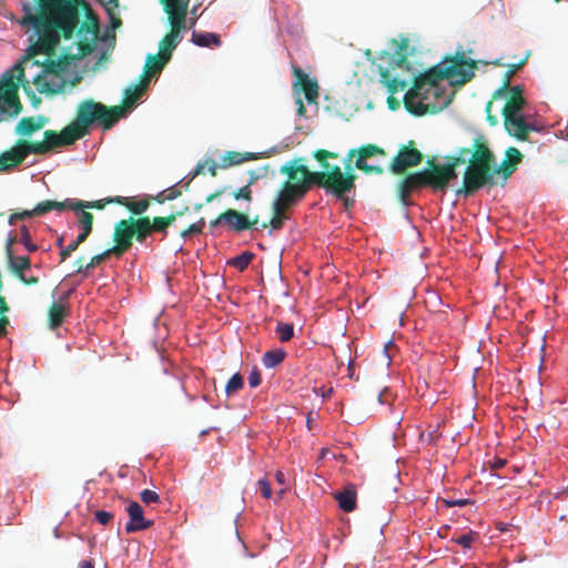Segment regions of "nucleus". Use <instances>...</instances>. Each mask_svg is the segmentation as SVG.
I'll return each instance as SVG.
<instances>
[{"mask_svg": "<svg viewBox=\"0 0 568 568\" xmlns=\"http://www.w3.org/2000/svg\"><path fill=\"white\" fill-rule=\"evenodd\" d=\"M39 4L33 12L29 3H23V16L20 24L32 27L31 44L27 54L18 62L26 69H39L33 75L32 83L40 93L58 94L63 92L67 81L63 73L67 70L68 58L63 54L58 60L51 59L57 54L55 48L61 38L69 40L80 22V9L87 7L85 0H36Z\"/></svg>", "mask_w": 568, "mask_h": 568, "instance_id": "nucleus-1", "label": "nucleus"}, {"mask_svg": "<svg viewBox=\"0 0 568 568\" xmlns=\"http://www.w3.org/2000/svg\"><path fill=\"white\" fill-rule=\"evenodd\" d=\"M77 140H79V135L74 133L70 124L60 132L53 130L44 131L41 142L18 140L11 149L0 153V173L9 172L17 168L29 154H45L55 148L71 145Z\"/></svg>", "mask_w": 568, "mask_h": 568, "instance_id": "nucleus-2", "label": "nucleus"}, {"mask_svg": "<svg viewBox=\"0 0 568 568\" xmlns=\"http://www.w3.org/2000/svg\"><path fill=\"white\" fill-rule=\"evenodd\" d=\"M496 174H499L496 158L489 149L486 138L478 135L473 142V155L464 172L463 185L456 193L464 196L474 195L485 185H494Z\"/></svg>", "mask_w": 568, "mask_h": 568, "instance_id": "nucleus-3", "label": "nucleus"}, {"mask_svg": "<svg viewBox=\"0 0 568 568\" xmlns=\"http://www.w3.org/2000/svg\"><path fill=\"white\" fill-rule=\"evenodd\" d=\"M440 79L427 77V71L417 75L413 87L404 95L406 110L414 115L435 114L452 102L446 90L439 85Z\"/></svg>", "mask_w": 568, "mask_h": 568, "instance_id": "nucleus-4", "label": "nucleus"}, {"mask_svg": "<svg viewBox=\"0 0 568 568\" xmlns=\"http://www.w3.org/2000/svg\"><path fill=\"white\" fill-rule=\"evenodd\" d=\"M20 87L34 105L40 103L41 100L34 94L30 81L24 79L22 63H16L2 74L0 80V123L21 113Z\"/></svg>", "mask_w": 568, "mask_h": 568, "instance_id": "nucleus-5", "label": "nucleus"}, {"mask_svg": "<svg viewBox=\"0 0 568 568\" xmlns=\"http://www.w3.org/2000/svg\"><path fill=\"white\" fill-rule=\"evenodd\" d=\"M124 115V108L121 105L106 106L92 99L82 101L77 110V116L70 123L79 139L89 132V128L98 123L103 130H110Z\"/></svg>", "mask_w": 568, "mask_h": 568, "instance_id": "nucleus-6", "label": "nucleus"}, {"mask_svg": "<svg viewBox=\"0 0 568 568\" xmlns=\"http://www.w3.org/2000/svg\"><path fill=\"white\" fill-rule=\"evenodd\" d=\"M306 194L318 186L331 193L335 197H343L355 189L356 174L352 172L351 164H345L343 171L339 165H334L332 170L311 171L305 165Z\"/></svg>", "mask_w": 568, "mask_h": 568, "instance_id": "nucleus-7", "label": "nucleus"}, {"mask_svg": "<svg viewBox=\"0 0 568 568\" xmlns=\"http://www.w3.org/2000/svg\"><path fill=\"white\" fill-rule=\"evenodd\" d=\"M476 70L477 62L466 59L465 51L458 50L453 57L427 70V77L434 75L440 81L448 80L452 85H464L475 77Z\"/></svg>", "mask_w": 568, "mask_h": 568, "instance_id": "nucleus-8", "label": "nucleus"}, {"mask_svg": "<svg viewBox=\"0 0 568 568\" xmlns=\"http://www.w3.org/2000/svg\"><path fill=\"white\" fill-rule=\"evenodd\" d=\"M305 159L294 158L280 168V173L286 176L276 196L293 204L306 196Z\"/></svg>", "mask_w": 568, "mask_h": 568, "instance_id": "nucleus-9", "label": "nucleus"}, {"mask_svg": "<svg viewBox=\"0 0 568 568\" xmlns=\"http://www.w3.org/2000/svg\"><path fill=\"white\" fill-rule=\"evenodd\" d=\"M163 7L168 14L170 31L159 42V54L171 60L173 51L183 39L182 32L186 30L187 7L171 3H165Z\"/></svg>", "mask_w": 568, "mask_h": 568, "instance_id": "nucleus-10", "label": "nucleus"}, {"mask_svg": "<svg viewBox=\"0 0 568 568\" xmlns=\"http://www.w3.org/2000/svg\"><path fill=\"white\" fill-rule=\"evenodd\" d=\"M145 227L146 222L140 220V217L134 219L131 216L129 219L120 220L114 225V245L110 247V250L115 256L120 257L131 248L133 237H135L139 243H144Z\"/></svg>", "mask_w": 568, "mask_h": 568, "instance_id": "nucleus-11", "label": "nucleus"}, {"mask_svg": "<svg viewBox=\"0 0 568 568\" xmlns=\"http://www.w3.org/2000/svg\"><path fill=\"white\" fill-rule=\"evenodd\" d=\"M258 222V215L250 219V216L243 212L234 209H227L210 222V227L216 229L219 226H225L232 232L241 233L243 231L254 229Z\"/></svg>", "mask_w": 568, "mask_h": 568, "instance_id": "nucleus-12", "label": "nucleus"}, {"mask_svg": "<svg viewBox=\"0 0 568 568\" xmlns=\"http://www.w3.org/2000/svg\"><path fill=\"white\" fill-rule=\"evenodd\" d=\"M376 155H386L384 149L379 148L375 144H366L361 146L359 149H352L347 154V162L345 164H349L351 160L356 156L355 168L363 171L367 175H382L384 173V169L381 165H372L367 163V159L376 156Z\"/></svg>", "mask_w": 568, "mask_h": 568, "instance_id": "nucleus-13", "label": "nucleus"}, {"mask_svg": "<svg viewBox=\"0 0 568 568\" xmlns=\"http://www.w3.org/2000/svg\"><path fill=\"white\" fill-rule=\"evenodd\" d=\"M423 161V154L414 148V141L409 146H402L397 155L393 159L389 170L394 174H403L408 168L419 165Z\"/></svg>", "mask_w": 568, "mask_h": 568, "instance_id": "nucleus-14", "label": "nucleus"}, {"mask_svg": "<svg viewBox=\"0 0 568 568\" xmlns=\"http://www.w3.org/2000/svg\"><path fill=\"white\" fill-rule=\"evenodd\" d=\"M293 74L295 81L293 89L296 93L303 92L308 103H316L318 98V84L316 80L310 79V77L300 68H293Z\"/></svg>", "mask_w": 568, "mask_h": 568, "instance_id": "nucleus-15", "label": "nucleus"}, {"mask_svg": "<svg viewBox=\"0 0 568 568\" xmlns=\"http://www.w3.org/2000/svg\"><path fill=\"white\" fill-rule=\"evenodd\" d=\"M504 118V126L510 136L516 138L519 141L528 140V134L531 131H536V126L532 123L526 121L524 114L506 115Z\"/></svg>", "mask_w": 568, "mask_h": 568, "instance_id": "nucleus-16", "label": "nucleus"}, {"mask_svg": "<svg viewBox=\"0 0 568 568\" xmlns=\"http://www.w3.org/2000/svg\"><path fill=\"white\" fill-rule=\"evenodd\" d=\"M129 521L125 525L128 534L145 530L153 526V520L145 519L143 508L138 501H129L125 506Z\"/></svg>", "mask_w": 568, "mask_h": 568, "instance_id": "nucleus-17", "label": "nucleus"}, {"mask_svg": "<svg viewBox=\"0 0 568 568\" xmlns=\"http://www.w3.org/2000/svg\"><path fill=\"white\" fill-rule=\"evenodd\" d=\"M16 243V237L10 236L6 243V256L8 261V266L10 271L16 275L18 278L22 274H24L26 271L30 270L31 267V260L29 256H16L13 253V244Z\"/></svg>", "mask_w": 568, "mask_h": 568, "instance_id": "nucleus-18", "label": "nucleus"}, {"mask_svg": "<svg viewBox=\"0 0 568 568\" xmlns=\"http://www.w3.org/2000/svg\"><path fill=\"white\" fill-rule=\"evenodd\" d=\"M71 291L68 292L63 297H61L58 302H53L48 311L49 317V326L51 329H55L63 323L64 318L70 313L69 306V295Z\"/></svg>", "mask_w": 568, "mask_h": 568, "instance_id": "nucleus-19", "label": "nucleus"}, {"mask_svg": "<svg viewBox=\"0 0 568 568\" xmlns=\"http://www.w3.org/2000/svg\"><path fill=\"white\" fill-rule=\"evenodd\" d=\"M294 205L295 204L276 196L272 203L273 216L268 223L263 222L261 227L266 229L271 226L272 230H281L284 225V221L287 219L285 211Z\"/></svg>", "mask_w": 568, "mask_h": 568, "instance_id": "nucleus-20", "label": "nucleus"}, {"mask_svg": "<svg viewBox=\"0 0 568 568\" xmlns=\"http://www.w3.org/2000/svg\"><path fill=\"white\" fill-rule=\"evenodd\" d=\"M82 206V201L77 199H65L62 202L45 200L37 204V213H40L41 216L55 210V211H64L72 210L78 212Z\"/></svg>", "mask_w": 568, "mask_h": 568, "instance_id": "nucleus-21", "label": "nucleus"}, {"mask_svg": "<svg viewBox=\"0 0 568 568\" xmlns=\"http://www.w3.org/2000/svg\"><path fill=\"white\" fill-rule=\"evenodd\" d=\"M48 119L43 115L39 116H24L16 125V134L20 136H30L36 131L42 129Z\"/></svg>", "mask_w": 568, "mask_h": 568, "instance_id": "nucleus-22", "label": "nucleus"}, {"mask_svg": "<svg viewBox=\"0 0 568 568\" xmlns=\"http://www.w3.org/2000/svg\"><path fill=\"white\" fill-rule=\"evenodd\" d=\"M505 155L506 158L503 160L501 164L497 166V171L507 180L516 171L523 154L518 149L510 146L506 150Z\"/></svg>", "mask_w": 568, "mask_h": 568, "instance_id": "nucleus-23", "label": "nucleus"}, {"mask_svg": "<svg viewBox=\"0 0 568 568\" xmlns=\"http://www.w3.org/2000/svg\"><path fill=\"white\" fill-rule=\"evenodd\" d=\"M205 168L207 169L211 176L217 175V170L220 168V163H216L213 159H206L204 162H199L194 170L189 173L182 181L178 184H183L185 190H189L191 182L200 174L204 173Z\"/></svg>", "mask_w": 568, "mask_h": 568, "instance_id": "nucleus-24", "label": "nucleus"}, {"mask_svg": "<svg viewBox=\"0 0 568 568\" xmlns=\"http://www.w3.org/2000/svg\"><path fill=\"white\" fill-rule=\"evenodd\" d=\"M257 159L258 155L253 152L227 151L221 159L220 168L229 169Z\"/></svg>", "mask_w": 568, "mask_h": 568, "instance_id": "nucleus-25", "label": "nucleus"}, {"mask_svg": "<svg viewBox=\"0 0 568 568\" xmlns=\"http://www.w3.org/2000/svg\"><path fill=\"white\" fill-rule=\"evenodd\" d=\"M356 496L354 485H347L342 491L334 494V498L337 500L338 507L345 513H351L356 509Z\"/></svg>", "mask_w": 568, "mask_h": 568, "instance_id": "nucleus-26", "label": "nucleus"}, {"mask_svg": "<svg viewBox=\"0 0 568 568\" xmlns=\"http://www.w3.org/2000/svg\"><path fill=\"white\" fill-rule=\"evenodd\" d=\"M170 60L165 59L164 57L158 54L152 55L149 54L146 58V62L144 65L143 74L141 75V79L149 84L151 78L158 73L161 72L162 69L166 65V63Z\"/></svg>", "mask_w": 568, "mask_h": 568, "instance_id": "nucleus-27", "label": "nucleus"}, {"mask_svg": "<svg viewBox=\"0 0 568 568\" xmlns=\"http://www.w3.org/2000/svg\"><path fill=\"white\" fill-rule=\"evenodd\" d=\"M381 83L387 88L389 94L394 95L399 91H404L408 83L405 80H400L398 78H392L390 71L387 68L378 67Z\"/></svg>", "mask_w": 568, "mask_h": 568, "instance_id": "nucleus-28", "label": "nucleus"}, {"mask_svg": "<svg viewBox=\"0 0 568 568\" xmlns=\"http://www.w3.org/2000/svg\"><path fill=\"white\" fill-rule=\"evenodd\" d=\"M428 163L430 164V169H426L428 186L434 190L445 191L448 185L445 181L440 165L434 164L433 161H429Z\"/></svg>", "mask_w": 568, "mask_h": 568, "instance_id": "nucleus-29", "label": "nucleus"}, {"mask_svg": "<svg viewBox=\"0 0 568 568\" xmlns=\"http://www.w3.org/2000/svg\"><path fill=\"white\" fill-rule=\"evenodd\" d=\"M115 204L126 207L134 215H142L150 206V199L135 201L132 197L116 196Z\"/></svg>", "mask_w": 568, "mask_h": 568, "instance_id": "nucleus-30", "label": "nucleus"}, {"mask_svg": "<svg viewBox=\"0 0 568 568\" xmlns=\"http://www.w3.org/2000/svg\"><path fill=\"white\" fill-rule=\"evenodd\" d=\"M148 83L142 79L139 84L130 85L124 90V99L122 105L124 109L132 106L145 92Z\"/></svg>", "mask_w": 568, "mask_h": 568, "instance_id": "nucleus-31", "label": "nucleus"}, {"mask_svg": "<svg viewBox=\"0 0 568 568\" xmlns=\"http://www.w3.org/2000/svg\"><path fill=\"white\" fill-rule=\"evenodd\" d=\"M78 214V223L81 227L80 234L77 236L78 242H85L89 235L92 232L93 227V214L88 211L77 212Z\"/></svg>", "mask_w": 568, "mask_h": 568, "instance_id": "nucleus-32", "label": "nucleus"}, {"mask_svg": "<svg viewBox=\"0 0 568 568\" xmlns=\"http://www.w3.org/2000/svg\"><path fill=\"white\" fill-rule=\"evenodd\" d=\"M191 41L199 47H220L222 44L221 38L217 33L213 32H196L192 33Z\"/></svg>", "mask_w": 568, "mask_h": 568, "instance_id": "nucleus-33", "label": "nucleus"}, {"mask_svg": "<svg viewBox=\"0 0 568 568\" xmlns=\"http://www.w3.org/2000/svg\"><path fill=\"white\" fill-rule=\"evenodd\" d=\"M529 55L530 53L527 52L524 55V58H521L518 62L507 64L504 84L499 90L495 92L494 99L497 98L503 91H506V89H508L511 77L527 63Z\"/></svg>", "mask_w": 568, "mask_h": 568, "instance_id": "nucleus-34", "label": "nucleus"}, {"mask_svg": "<svg viewBox=\"0 0 568 568\" xmlns=\"http://www.w3.org/2000/svg\"><path fill=\"white\" fill-rule=\"evenodd\" d=\"M407 48H408V40L404 39L402 40L400 44L398 45V50L396 51L395 55L392 58L389 65L393 69L396 68H404L409 69V61L407 58Z\"/></svg>", "mask_w": 568, "mask_h": 568, "instance_id": "nucleus-35", "label": "nucleus"}, {"mask_svg": "<svg viewBox=\"0 0 568 568\" xmlns=\"http://www.w3.org/2000/svg\"><path fill=\"white\" fill-rule=\"evenodd\" d=\"M140 220H143L146 222V227L144 231V240L152 233V232H159L166 234L168 226L165 224V221L163 216H155L152 220L149 216H141Z\"/></svg>", "mask_w": 568, "mask_h": 568, "instance_id": "nucleus-36", "label": "nucleus"}, {"mask_svg": "<svg viewBox=\"0 0 568 568\" xmlns=\"http://www.w3.org/2000/svg\"><path fill=\"white\" fill-rule=\"evenodd\" d=\"M526 104V99L508 98L506 104L503 108L501 114L503 116L521 114Z\"/></svg>", "mask_w": 568, "mask_h": 568, "instance_id": "nucleus-37", "label": "nucleus"}, {"mask_svg": "<svg viewBox=\"0 0 568 568\" xmlns=\"http://www.w3.org/2000/svg\"><path fill=\"white\" fill-rule=\"evenodd\" d=\"M286 356V352L282 348L268 351L263 356V365L267 368L277 366Z\"/></svg>", "mask_w": 568, "mask_h": 568, "instance_id": "nucleus-38", "label": "nucleus"}, {"mask_svg": "<svg viewBox=\"0 0 568 568\" xmlns=\"http://www.w3.org/2000/svg\"><path fill=\"white\" fill-rule=\"evenodd\" d=\"M313 158L318 162L323 170H332L334 165H331L328 159H337L338 154L324 149H318L313 152Z\"/></svg>", "mask_w": 568, "mask_h": 568, "instance_id": "nucleus-39", "label": "nucleus"}, {"mask_svg": "<svg viewBox=\"0 0 568 568\" xmlns=\"http://www.w3.org/2000/svg\"><path fill=\"white\" fill-rule=\"evenodd\" d=\"M108 11L111 26L113 28H119L122 24L121 18L115 14V10L119 8V1L118 0H98Z\"/></svg>", "mask_w": 568, "mask_h": 568, "instance_id": "nucleus-40", "label": "nucleus"}, {"mask_svg": "<svg viewBox=\"0 0 568 568\" xmlns=\"http://www.w3.org/2000/svg\"><path fill=\"white\" fill-rule=\"evenodd\" d=\"M253 258L254 254L250 251H245L230 260L227 264L236 267L239 271H244L245 268H247Z\"/></svg>", "mask_w": 568, "mask_h": 568, "instance_id": "nucleus-41", "label": "nucleus"}, {"mask_svg": "<svg viewBox=\"0 0 568 568\" xmlns=\"http://www.w3.org/2000/svg\"><path fill=\"white\" fill-rule=\"evenodd\" d=\"M278 339L286 343L294 336V326L291 323L278 322L275 328Z\"/></svg>", "mask_w": 568, "mask_h": 568, "instance_id": "nucleus-42", "label": "nucleus"}, {"mask_svg": "<svg viewBox=\"0 0 568 568\" xmlns=\"http://www.w3.org/2000/svg\"><path fill=\"white\" fill-rule=\"evenodd\" d=\"M406 182L413 185L415 190L428 186L426 170L407 174Z\"/></svg>", "mask_w": 568, "mask_h": 568, "instance_id": "nucleus-43", "label": "nucleus"}, {"mask_svg": "<svg viewBox=\"0 0 568 568\" xmlns=\"http://www.w3.org/2000/svg\"><path fill=\"white\" fill-rule=\"evenodd\" d=\"M99 23L95 16L88 14V20L82 22L78 29V33H91L94 37L98 34Z\"/></svg>", "mask_w": 568, "mask_h": 568, "instance_id": "nucleus-44", "label": "nucleus"}, {"mask_svg": "<svg viewBox=\"0 0 568 568\" xmlns=\"http://www.w3.org/2000/svg\"><path fill=\"white\" fill-rule=\"evenodd\" d=\"M470 153L473 154V146L471 148H460L457 151L456 155L448 158L447 164L452 165L453 168H457L462 164H465L467 161L466 156Z\"/></svg>", "mask_w": 568, "mask_h": 568, "instance_id": "nucleus-45", "label": "nucleus"}, {"mask_svg": "<svg viewBox=\"0 0 568 568\" xmlns=\"http://www.w3.org/2000/svg\"><path fill=\"white\" fill-rule=\"evenodd\" d=\"M115 199H116V196H111V197H105V199L98 200V201H90V202L82 201V206L79 210V212L85 211V209L103 210L108 204L115 203V201H114Z\"/></svg>", "mask_w": 568, "mask_h": 568, "instance_id": "nucleus-46", "label": "nucleus"}, {"mask_svg": "<svg viewBox=\"0 0 568 568\" xmlns=\"http://www.w3.org/2000/svg\"><path fill=\"white\" fill-rule=\"evenodd\" d=\"M244 385V379L240 373L234 374L227 382L225 386V392L227 395H232L240 390Z\"/></svg>", "mask_w": 568, "mask_h": 568, "instance_id": "nucleus-47", "label": "nucleus"}, {"mask_svg": "<svg viewBox=\"0 0 568 568\" xmlns=\"http://www.w3.org/2000/svg\"><path fill=\"white\" fill-rule=\"evenodd\" d=\"M232 196L236 201L243 200L245 202H252V200H253L252 186L245 184L244 186L233 191Z\"/></svg>", "mask_w": 568, "mask_h": 568, "instance_id": "nucleus-48", "label": "nucleus"}, {"mask_svg": "<svg viewBox=\"0 0 568 568\" xmlns=\"http://www.w3.org/2000/svg\"><path fill=\"white\" fill-rule=\"evenodd\" d=\"M204 226H205V220H204V217H201L197 222L191 224L187 229L183 230L181 232V236L183 239H186L194 234H200L203 232Z\"/></svg>", "mask_w": 568, "mask_h": 568, "instance_id": "nucleus-49", "label": "nucleus"}, {"mask_svg": "<svg viewBox=\"0 0 568 568\" xmlns=\"http://www.w3.org/2000/svg\"><path fill=\"white\" fill-rule=\"evenodd\" d=\"M111 255H114V253L110 248H108L104 252L92 256L90 262L85 264L84 268L90 271L91 268H94L95 266L100 265Z\"/></svg>", "mask_w": 568, "mask_h": 568, "instance_id": "nucleus-50", "label": "nucleus"}, {"mask_svg": "<svg viewBox=\"0 0 568 568\" xmlns=\"http://www.w3.org/2000/svg\"><path fill=\"white\" fill-rule=\"evenodd\" d=\"M415 189L413 185L406 182V176L399 181L398 183V196L403 203H407V200L409 199L412 192Z\"/></svg>", "mask_w": 568, "mask_h": 568, "instance_id": "nucleus-51", "label": "nucleus"}, {"mask_svg": "<svg viewBox=\"0 0 568 568\" xmlns=\"http://www.w3.org/2000/svg\"><path fill=\"white\" fill-rule=\"evenodd\" d=\"M477 534L474 531H469L454 539V541L460 545L465 549H469L473 542L476 540Z\"/></svg>", "mask_w": 568, "mask_h": 568, "instance_id": "nucleus-52", "label": "nucleus"}, {"mask_svg": "<svg viewBox=\"0 0 568 568\" xmlns=\"http://www.w3.org/2000/svg\"><path fill=\"white\" fill-rule=\"evenodd\" d=\"M140 498L145 505L156 504L160 501L159 494L151 489L142 490L140 494Z\"/></svg>", "mask_w": 568, "mask_h": 568, "instance_id": "nucleus-53", "label": "nucleus"}, {"mask_svg": "<svg viewBox=\"0 0 568 568\" xmlns=\"http://www.w3.org/2000/svg\"><path fill=\"white\" fill-rule=\"evenodd\" d=\"M21 243L29 252H36L38 250V245L31 241V236L27 226L21 227Z\"/></svg>", "mask_w": 568, "mask_h": 568, "instance_id": "nucleus-54", "label": "nucleus"}, {"mask_svg": "<svg viewBox=\"0 0 568 568\" xmlns=\"http://www.w3.org/2000/svg\"><path fill=\"white\" fill-rule=\"evenodd\" d=\"M83 242H78V237L72 241L68 246L62 247L60 251V263L64 262L73 252L78 250L80 244Z\"/></svg>", "mask_w": 568, "mask_h": 568, "instance_id": "nucleus-55", "label": "nucleus"}, {"mask_svg": "<svg viewBox=\"0 0 568 568\" xmlns=\"http://www.w3.org/2000/svg\"><path fill=\"white\" fill-rule=\"evenodd\" d=\"M267 170H268V166L261 168L257 171L251 170L248 172L250 178H248V181L246 184L250 186H253L261 178H264L267 175Z\"/></svg>", "mask_w": 568, "mask_h": 568, "instance_id": "nucleus-56", "label": "nucleus"}, {"mask_svg": "<svg viewBox=\"0 0 568 568\" xmlns=\"http://www.w3.org/2000/svg\"><path fill=\"white\" fill-rule=\"evenodd\" d=\"M94 518L98 523H100L101 525L105 526L108 525L111 519L113 518V514L110 513V511H105V510H97L94 513Z\"/></svg>", "mask_w": 568, "mask_h": 568, "instance_id": "nucleus-57", "label": "nucleus"}, {"mask_svg": "<svg viewBox=\"0 0 568 568\" xmlns=\"http://www.w3.org/2000/svg\"><path fill=\"white\" fill-rule=\"evenodd\" d=\"M440 169L443 171L444 178L446 183L448 184L449 181L457 178L456 168H453L452 165H448L447 163L444 165H440Z\"/></svg>", "mask_w": 568, "mask_h": 568, "instance_id": "nucleus-58", "label": "nucleus"}, {"mask_svg": "<svg viewBox=\"0 0 568 568\" xmlns=\"http://www.w3.org/2000/svg\"><path fill=\"white\" fill-rule=\"evenodd\" d=\"M257 485L260 486L262 496L266 499H270L272 497V489L270 483L266 479H260L257 481Z\"/></svg>", "mask_w": 568, "mask_h": 568, "instance_id": "nucleus-59", "label": "nucleus"}, {"mask_svg": "<svg viewBox=\"0 0 568 568\" xmlns=\"http://www.w3.org/2000/svg\"><path fill=\"white\" fill-rule=\"evenodd\" d=\"M262 382L261 372L255 367L248 375V384L251 387H257Z\"/></svg>", "mask_w": 568, "mask_h": 568, "instance_id": "nucleus-60", "label": "nucleus"}, {"mask_svg": "<svg viewBox=\"0 0 568 568\" xmlns=\"http://www.w3.org/2000/svg\"><path fill=\"white\" fill-rule=\"evenodd\" d=\"M16 215H17L18 220H26V219H31L34 216H41L40 213H37V205L32 210H23L21 212H16Z\"/></svg>", "mask_w": 568, "mask_h": 568, "instance_id": "nucleus-61", "label": "nucleus"}, {"mask_svg": "<svg viewBox=\"0 0 568 568\" xmlns=\"http://www.w3.org/2000/svg\"><path fill=\"white\" fill-rule=\"evenodd\" d=\"M491 110H493V100L487 102L485 112H486V119L489 122V124L491 126H495V125H497L498 120H497L496 115L491 114Z\"/></svg>", "mask_w": 568, "mask_h": 568, "instance_id": "nucleus-62", "label": "nucleus"}, {"mask_svg": "<svg viewBox=\"0 0 568 568\" xmlns=\"http://www.w3.org/2000/svg\"><path fill=\"white\" fill-rule=\"evenodd\" d=\"M507 90L509 91V98L525 99L523 85L508 87Z\"/></svg>", "mask_w": 568, "mask_h": 568, "instance_id": "nucleus-63", "label": "nucleus"}, {"mask_svg": "<svg viewBox=\"0 0 568 568\" xmlns=\"http://www.w3.org/2000/svg\"><path fill=\"white\" fill-rule=\"evenodd\" d=\"M164 192L169 201L175 200L182 195V191L176 186L169 187L168 190H164Z\"/></svg>", "mask_w": 568, "mask_h": 568, "instance_id": "nucleus-64", "label": "nucleus"}]
</instances>
